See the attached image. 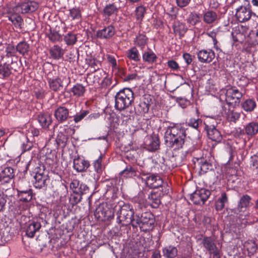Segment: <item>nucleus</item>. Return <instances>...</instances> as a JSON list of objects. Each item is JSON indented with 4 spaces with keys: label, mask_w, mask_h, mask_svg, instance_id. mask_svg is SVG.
Listing matches in <instances>:
<instances>
[{
    "label": "nucleus",
    "mask_w": 258,
    "mask_h": 258,
    "mask_svg": "<svg viewBox=\"0 0 258 258\" xmlns=\"http://www.w3.org/2000/svg\"><path fill=\"white\" fill-rule=\"evenodd\" d=\"M117 215V222L122 226L132 225L133 227H140L141 230L146 232L152 230L154 227L155 220L150 212H144L141 216L135 213L133 206L123 201L118 203L114 209Z\"/></svg>",
    "instance_id": "nucleus-1"
},
{
    "label": "nucleus",
    "mask_w": 258,
    "mask_h": 258,
    "mask_svg": "<svg viewBox=\"0 0 258 258\" xmlns=\"http://www.w3.org/2000/svg\"><path fill=\"white\" fill-rule=\"evenodd\" d=\"M186 137L185 130L181 124L169 126L165 133V142L167 146L175 149L182 147Z\"/></svg>",
    "instance_id": "nucleus-2"
},
{
    "label": "nucleus",
    "mask_w": 258,
    "mask_h": 258,
    "mask_svg": "<svg viewBox=\"0 0 258 258\" xmlns=\"http://www.w3.org/2000/svg\"><path fill=\"white\" fill-rule=\"evenodd\" d=\"M134 100V94L130 88H124L118 92L115 96V107L122 110L128 108Z\"/></svg>",
    "instance_id": "nucleus-3"
},
{
    "label": "nucleus",
    "mask_w": 258,
    "mask_h": 258,
    "mask_svg": "<svg viewBox=\"0 0 258 258\" xmlns=\"http://www.w3.org/2000/svg\"><path fill=\"white\" fill-rule=\"evenodd\" d=\"M29 218L25 216H21L20 225L22 229H24L25 234L28 237L32 238L34 236L35 233L41 228V224L38 222H31L27 223Z\"/></svg>",
    "instance_id": "nucleus-4"
},
{
    "label": "nucleus",
    "mask_w": 258,
    "mask_h": 258,
    "mask_svg": "<svg viewBox=\"0 0 258 258\" xmlns=\"http://www.w3.org/2000/svg\"><path fill=\"white\" fill-rule=\"evenodd\" d=\"M242 96V93L235 87L229 88L225 93L226 106L232 107L238 106Z\"/></svg>",
    "instance_id": "nucleus-5"
},
{
    "label": "nucleus",
    "mask_w": 258,
    "mask_h": 258,
    "mask_svg": "<svg viewBox=\"0 0 258 258\" xmlns=\"http://www.w3.org/2000/svg\"><path fill=\"white\" fill-rule=\"evenodd\" d=\"M211 191L204 188L197 189L190 196V200L196 205L203 204L208 200Z\"/></svg>",
    "instance_id": "nucleus-6"
},
{
    "label": "nucleus",
    "mask_w": 258,
    "mask_h": 258,
    "mask_svg": "<svg viewBox=\"0 0 258 258\" xmlns=\"http://www.w3.org/2000/svg\"><path fill=\"white\" fill-rule=\"evenodd\" d=\"M94 216L98 220L105 221L111 218L113 213L106 204L102 203L96 207Z\"/></svg>",
    "instance_id": "nucleus-7"
},
{
    "label": "nucleus",
    "mask_w": 258,
    "mask_h": 258,
    "mask_svg": "<svg viewBox=\"0 0 258 258\" xmlns=\"http://www.w3.org/2000/svg\"><path fill=\"white\" fill-rule=\"evenodd\" d=\"M202 244L210 254H213L216 257L220 256L219 249L215 242V240L211 236L204 237L202 239Z\"/></svg>",
    "instance_id": "nucleus-8"
},
{
    "label": "nucleus",
    "mask_w": 258,
    "mask_h": 258,
    "mask_svg": "<svg viewBox=\"0 0 258 258\" xmlns=\"http://www.w3.org/2000/svg\"><path fill=\"white\" fill-rule=\"evenodd\" d=\"M252 14L249 5L246 6H241L236 9L235 16L239 22L243 23L249 20Z\"/></svg>",
    "instance_id": "nucleus-9"
},
{
    "label": "nucleus",
    "mask_w": 258,
    "mask_h": 258,
    "mask_svg": "<svg viewBox=\"0 0 258 258\" xmlns=\"http://www.w3.org/2000/svg\"><path fill=\"white\" fill-rule=\"evenodd\" d=\"M65 78L64 77H50V73L47 75V80L49 88L54 91L57 92L61 90L63 87V82Z\"/></svg>",
    "instance_id": "nucleus-10"
},
{
    "label": "nucleus",
    "mask_w": 258,
    "mask_h": 258,
    "mask_svg": "<svg viewBox=\"0 0 258 258\" xmlns=\"http://www.w3.org/2000/svg\"><path fill=\"white\" fill-rule=\"evenodd\" d=\"M205 128L207 131L208 137L210 140L217 143L221 141L222 136L214 123L212 124H206Z\"/></svg>",
    "instance_id": "nucleus-11"
},
{
    "label": "nucleus",
    "mask_w": 258,
    "mask_h": 258,
    "mask_svg": "<svg viewBox=\"0 0 258 258\" xmlns=\"http://www.w3.org/2000/svg\"><path fill=\"white\" fill-rule=\"evenodd\" d=\"M22 183V181L19 182V189H17V197L19 201L28 202L32 198L31 190L28 186H27L25 189H22L20 185ZM27 185H28V182L26 181Z\"/></svg>",
    "instance_id": "nucleus-12"
},
{
    "label": "nucleus",
    "mask_w": 258,
    "mask_h": 258,
    "mask_svg": "<svg viewBox=\"0 0 258 258\" xmlns=\"http://www.w3.org/2000/svg\"><path fill=\"white\" fill-rule=\"evenodd\" d=\"M247 29L243 26L235 27L231 33V36L234 42L242 43L246 38V30Z\"/></svg>",
    "instance_id": "nucleus-13"
},
{
    "label": "nucleus",
    "mask_w": 258,
    "mask_h": 258,
    "mask_svg": "<svg viewBox=\"0 0 258 258\" xmlns=\"http://www.w3.org/2000/svg\"><path fill=\"white\" fill-rule=\"evenodd\" d=\"M115 33V29L114 27L110 25L98 30L96 32V36L98 38L107 40L112 38Z\"/></svg>",
    "instance_id": "nucleus-14"
},
{
    "label": "nucleus",
    "mask_w": 258,
    "mask_h": 258,
    "mask_svg": "<svg viewBox=\"0 0 258 258\" xmlns=\"http://www.w3.org/2000/svg\"><path fill=\"white\" fill-rule=\"evenodd\" d=\"M222 113L226 119L230 122H236L240 118V113L232 109L226 105L222 106Z\"/></svg>",
    "instance_id": "nucleus-15"
},
{
    "label": "nucleus",
    "mask_w": 258,
    "mask_h": 258,
    "mask_svg": "<svg viewBox=\"0 0 258 258\" xmlns=\"http://www.w3.org/2000/svg\"><path fill=\"white\" fill-rule=\"evenodd\" d=\"M15 60L13 59L8 60L7 62L0 63V78L5 79L8 77L12 73V71H16L12 66Z\"/></svg>",
    "instance_id": "nucleus-16"
},
{
    "label": "nucleus",
    "mask_w": 258,
    "mask_h": 258,
    "mask_svg": "<svg viewBox=\"0 0 258 258\" xmlns=\"http://www.w3.org/2000/svg\"><path fill=\"white\" fill-rule=\"evenodd\" d=\"M199 60L203 63H210L215 58V52L211 49H203L197 54Z\"/></svg>",
    "instance_id": "nucleus-17"
},
{
    "label": "nucleus",
    "mask_w": 258,
    "mask_h": 258,
    "mask_svg": "<svg viewBox=\"0 0 258 258\" xmlns=\"http://www.w3.org/2000/svg\"><path fill=\"white\" fill-rule=\"evenodd\" d=\"M146 184L152 188H157L163 184L162 178L157 174H150L146 178Z\"/></svg>",
    "instance_id": "nucleus-18"
},
{
    "label": "nucleus",
    "mask_w": 258,
    "mask_h": 258,
    "mask_svg": "<svg viewBox=\"0 0 258 258\" xmlns=\"http://www.w3.org/2000/svg\"><path fill=\"white\" fill-rule=\"evenodd\" d=\"M6 196L8 198L9 212L10 215L13 218L16 217V199L14 195L11 194L10 189L6 190Z\"/></svg>",
    "instance_id": "nucleus-19"
},
{
    "label": "nucleus",
    "mask_w": 258,
    "mask_h": 258,
    "mask_svg": "<svg viewBox=\"0 0 258 258\" xmlns=\"http://www.w3.org/2000/svg\"><path fill=\"white\" fill-rule=\"evenodd\" d=\"M104 157V155L103 154H100L99 157L93 163V165L96 173L94 174L92 176L96 181L99 180L100 175L102 172V161Z\"/></svg>",
    "instance_id": "nucleus-20"
},
{
    "label": "nucleus",
    "mask_w": 258,
    "mask_h": 258,
    "mask_svg": "<svg viewBox=\"0 0 258 258\" xmlns=\"http://www.w3.org/2000/svg\"><path fill=\"white\" fill-rule=\"evenodd\" d=\"M251 200V197L247 195H244L241 196L240 198L236 208L237 213L240 214V213L241 212H244L246 208L249 206Z\"/></svg>",
    "instance_id": "nucleus-21"
},
{
    "label": "nucleus",
    "mask_w": 258,
    "mask_h": 258,
    "mask_svg": "<svg viewBox=\"0 0 258 258\" xmlns=\"http://www.w3.org/2000/svg\"><path fill=\"white\" fill-rule=\"evenodd\" d=\"M20 8L23 14L32 13L38 8V4L33 1H29L22 3L20 6H17V9Z\"/></svg>",
    "instance_id": "nucleus-22"
},
{
    "label": "nucleus",
    "mask_w": 258,
    "mask_h": 258,
    "mask_svg": "<svg viewBox=\"0 0 258 258\" xmlns=\"http://www.w3.org/2000/svg\"><path fill=\"white\" fill-rule=\"evenodd\" d=\"M69 116V111L64 106H59L54 112V116L56 120L60 122L66 120Z\"/></svg>",
    "instance_id": "nucleus-23"
},
{
    "label": "nucleus",
    "mask_w": 258,
    "mask_h": 258,
    "mask_svg": "<svg viewBox=\"0 0 258 258\" xmlns=\"http://www.w3.org/2000/svg\"><path fill=\"white\" fill-rule=\"evenodd\" d=\"M244 131L249 137L254 136L258 133V122L251 121L246 124L244 126Z\"/></svg>",
    "instance_id": "nucleus-24"
},
{
    "label": "nucleus",
    "mask_w": 258,
    "mask_h": 258,
    "mask_svg": "<svg viewBox=\"0 0 258 258\" xmlns=\"http://www.w3.org/2000/svg\"><path fill=\"white\" fill-rule=\"evenodd\" d=\"M89 165V162L84 159L77 158L74 160L73 167L78 172H83L86 170Z\"/></svg>",
    "instance_id": "nucleus-25"
},
{
    "label": "nucleus",
    "mask_w": 258,
    "mask_h": 258,
    "mask_svg": "<svg viewBox=\"0 0 258 258\" xmlns=\"http://www.w3.org/2000/svg\"><path fill=\"white\" fill-rule=\"evenodd\" d=\"M38 121L43 128H47L52 123V117L48 113H41L38 116Z\"/></svg>",
    "instance_id": "nucleus-26"
},
{
    "label": "nucleus",
    "mask_w": 258,
    "mask_h": 258,
    "mask_svg": "<svg viewBox=\"0 0 258 258\" xmlns=\"http://www.w3.org/2000/svg\"><path fill=\"white\" fill-rule=\"evenodd\" d=\"M34 186L37 188H41L46 184L47 180L46 176L42 173L36 172L34 176Z\"/></svg>",
    "instance_id": "nucleus-27"
},
{
    "label": "nucleus",
    "mask_w": 258,
    "mask_h": 258,
    "mask_svg": "<svg viewBox=\"0 0 258 258\" xmlns=\"http://www.w3.org/2000/svg\"><path fill=\"white\" fill-rule=\"evenodd\" d=\"M14 169L10 167L5 168L0 174V180L3 182H8L14 177Z\"/></svg>",
    "instance_id": "nucleus-28"
},
{
    "label": "nucleus",
    "mask_w": 258,
    "mask_h": 258,
    "mask_svg": "<svg viewBox=\"0 0 258 258\" xmlns=\"http://www.w3.org/2000/svg\"><path fill=\"white\" fill-rule=\"evenodd\" d=\"M177 249L173 245H167L162 250L163 255L166 258H175L177 255Z\"/></svg>",
    "instance_id": "nucleus-29"
},
{
    "label": "nucleus",
    "mask_w": 258,
    "mask_h": 258,
    "mask_svg": "<svg viewBox=\"0 0 258 258\" xmlns=\"http://www.w3.org/2000/svg\"><path fill=\"white\" fill-rule=\"evenodd\" d=\"M218 18L217 13L211 10H209L204 13L203 21L208 24H210L216 22Z\"/></svg>",
    "instance_id": "nucleus-30"
},
{
    "label": "nucleus",
    "mask_w": 258,
    "mask_h": 258,
    "mask_svg": "<svg viewBox=\"0 0 258 258\" xmlns=\"http://www.w3.org/2000/svg\"><path fill=\"white\" fill-rule=\"evenodd\" d=\"M119 7H118L116 3L107 5L103 9V15L108 17L113 15H116Z\"/></svg>",
    "instance_id": "nucleus-31"
},
{
    "label": "nucleus",
    "mask_w": 258,
    "mask_h": 258,
    "mask_svg": "<svg viewBox=\"0 0 258 258\" xmlns=\"http://www.w3.org/2000/svg\"><path fill=\"white\" fill-rule=\"evenodd\" d=\"M148 201L153 208H158L161 203L159 194L156 192H151L148 195Z\"/></svg>",
    "instance_id": "nucleus-32"
},
{
    "label": "nucleus",
    "mask_w": 258,
    "mask_h": 258,
    "mask_svg": "<svg viewBox=\"0 0 258 258\" xmlns=\"http://www.w3.org/2000/svg\"><path fill=\"white\" fill-rule=\"evenodd\" d=\"M213 161L211 159L208 160L205 159H201L199 164L201 171L206 173L208 170H212L213 169Z\"/></svg>",
    "instance_id": "nucleus-33"
},
{
    "label": "nucleus",
    "mask_w": 258,
    "mask_h": 258,
    "mask_svg": "<svg viewBox=\"0 0 258 258\" xmlns=\"http://www.w3.org/2000/svg\"><path fill=\"white\" fill-rule=\"evenodd\" d=\"M173 29L175 34L183 36L187 31V28L184 24L179 21L174 22L173 25Z\"/></svg>",
    "instance_id": "nucleus-34"
},
{
    "label": "nucleus",
    "mask_w": 258,
    "mask_h": 258,
    "mask_svg": "<svg viewBox=\"0 0 258 258\" xmlns=\"http://www.w3.org/2000/svg\"><path fill=\"white\" fill-rule=\"evenodd\" d=\"M50 54L53 58L58 59L63 56L64 51L61 47L57 45H55L50 48Z\"/></svg>",
    "instance_id": "nucleus-35"
},
{
    "label": "nucleus",
    "mask_w": 258,
    "mask_h": 258,
    "mask_svg": "<svg viewBox=\"0 0 258 258\" xmlns=\"http://www.w3.org/2000/svg\"><path fill=\"white\" fill-rule=\"evenodd\" d=\"M228 202V198L225 192L221 194V197H219L215 203V208L217 211L222 210L225 207L226 203Z\"/></svg>",
    "instance_id": "nucleus-36"
},
{
    "label": "nucleus",
    "mask_w": 258,
    "mask_h": 258,
    "mask_svg": "<svg viewBox=\"0 0 258 258\" xmlns=\"http://www.w3.org/2000/svg\"><path fill=\"white\" fill-rule=\"evenodd\" d=\"M127 57L131 60L138 62L140 60V54L138 49L134 47L128 49L126 53Z\"/></svg>",
    "instance_id": "nucleus-37"
},
{
    "label": "nucleus",
    "mask_w": 258,
    "mask_h": 258,
    "mask_svg": "<svg viewBox=\"0 0 258 258\" xmlns=\"http://www.w3.org/2000/svg\"><path fill=\"white\" fill-rule=\"evenodd\" d=\"M86 89L82 84H77L71 89V92L74 96L79 97L84 95Z\"/></svg>",
    "instance_id": "nucleus-38"
},
{
    "label": "nucleus",
    "mask_w": 258,
    "mask_h": 258,
    "mask_svg": "<svg viewBox=\"0 0 258 258\" xmlns=\"http://www.w3.org/2000/svg\"><path fill=\"white\" fill-rule=\"evenodd\" d=\"M242 108L243 110L247 112H251L256 107V103L252 99H248L245 100L242 103Z\"/></svg>",
    "instance_id": "nucleus-39"
},
{
    "label": "nucleus",
    "mask_w": 258,
    "mask_h": 258,
    "mask_svg": "<svg viewBox=\"0 0 258 258\" xmlns=\"http://www.w3.org/2000/svg\"><path fill=\"white\" fill-rule=\"evenodd\" d=\"M121 173L126 178H131L137 175V171L134 167L128 166Z\"/></svg>",
    "instance_id": "nucleus-40"
},
{
    "label": "nucleus",
    "mask_w": 258,
    "mask_h": 258,
    "mask_svg": "<svg viewBox=\"0 0 258 258\" xmlns=\"http://www.w3.org/2000/svg\"><path fill=\"white\" fill-rule=\"evenodd\" d=\"M6 51L7 53L6 56L8 58H11L9 60L13 59L15 62V60L16 59V48L13 45L9 44L6 48Z\"/></svg>",
    "instance_id": "nucleus-41"
},
{
    "label": "nucleus",
    "mask_w": 258,
    "mask_h": 258,
    "mask_svg": "<svg viewBox=\"0 0 258 258\" xmlns=\"http://www.w3.org/2000/svg\"><path fill=\"white\" fill-rule=\"evenodd\" d=\"M147 40L148 39L145 35L140 34L136 37L135 43L137 46L143 48L147 44Z\"/></svg>",
    "instance_id": "nucleus-42"
},
{
    "label": "nucleus",
    "mask_w": 258,
    "mask_h": 258,
    "mask_svg": "<svg viewBox=\"0 0 258 258\" xmlns=\"http://www.w3.org/2000/svg\"><path fill=\"white\" fill-rule=\"evenodd\" d=\"M121 111H122V112L121 113V118L123 120V121L127 122L131 119L134 113L133 109L130 108L129 107L128 108H125Z\"/></svg>",
    "instance_id": "nucleus-43"
},
{
    "label": "nucleus",
    "mask_w": 258,
    "mask_h": 258,
    "mask_svg": "<svg viewBox=\"0 0 258 258\" xmlns=\"http://www.w3.org/2000/svg\"><path fill=\"white\" fill-rule=\"evenodd\" d=\"M76 35L72 32H69L64 36V41L68 45H73L77 42Z\"/></svg>",
    "instance_id": "nucleus-44"
},
{
    "label": "nucleus",
    "mask_w": 258,
    "mask_h": 258,
    "mask_svg": "<svg viewBox=\"0 0 258 258\" xmlns=\"http://www.w3.org/2000/svg\"><path fill=\"white\" fill-rule=\"evenodd\" d=\"M69 11V16L72 18L73 20H80L81 19V10L79 8H73L70 9Z\"/></svg>",
    "instance_id": "nucleus-45"
},
{
    "label": "nucleus",
    "mask_w": 258,
    "mask_h": 258,
    "mask_svg": "<svg viewBox=\"0 0 258 258\" xmlns=\"http://www.w3.org/2000/svg\"><path fill=\"white\" fill-rule=\"evenodd\" d=\"M7 17L15 26L16 24V8H10L8 10Z\"/></svg>",
    "instance_id": "nucleus-46"
},
{
    "label": "nucleus",
    "mask_w": 258,
    "mask_h": 258,
    "mask_svg": "<svg viewBox=\"0 0 258 258\" xmlns=\"http://www.w3.org/2000/svg\"><path fill=\"white\" fill-rule=\"evenodd\" d=\"M143 59L145 61L153 63L156 61L157 56L153 52H146L143 54Z\"/></svg>",
    "instance_id": "nucleus-47"
},
{
    "label": "nucleus",
    "mask_w": 258,
    "mask_h": 258,
    "mask_svg": "<svg viewBox=\"0 0 258 258\" xmlns=\"http://www.w3.org/2000/svg\"><path fill=\"white\" fill-rule=\"evenodd\" d=\"M146 11L145 8L143 6H140L136 9V19L138 21H141L144 17Z\"/></svg>",
    "instance_id": "nucleus-48"
},
{
    "label": "nucleus",
    "mask_w": 258,
    "mask_h": 258,
    "mask_svg": "<svg viewBox=\"0 0 258 258\" xmlns=\"http://www.w3.org/2000/svg\"><path fill=\"white\" fill-rule=\"evenodd\" d=\"M148 146H149V150L155 151L159 147V141L157 138H152L149 140Z\"/></svg>",
    "instance_id": "nucleus-49"
},
{
    "label": "nucleus",
    "mask_w": 258,
    "mask_h": 258,
    "mask_svg": "<svg viewBox=\"0 0 258 258\" xmlns=\"http://www.w3.org/2000/svg\"><path fill=\"white\" fill-rule=\"evenodd\" d=\"M29 45L25 41L20 42L17 44V51L22 54L27 53Z\"/></svg>",
    "instance_id": "nucleus-50"
},
{
    "label": "nucleus",
    "mask_w": 258,
    "mask_h": 258,
    "mask_svg": "<svg viewBox=\"0 0 258 258\" xmlns=\"http://www.w3.org/2000/svg\"><path fill=\"white\" fill-rule=\"evenodd\" d=\"M186 21L191 25H195L199 22V18L197 14L191 13L187 17Z\"/></svg>",
    "instance_id": "nucleus-51"
},
{
    "label": "nucleus",
    "mask_w": 258,
    "mask_h": 258,
    "mask_svg": "<svg viewBox=\"0 0 258 258\" xmlns=\"http://www.w3.org/2000/svg\"><path fill=\"white\" fill-rule=\"evenodd\" d=\"M88 114L89 111L88 110H82L79 113H77L74 116V120L76 123H78L81 121Z\"/></svg>",
    "instance_id": "nucleus-52"
},
{
    "label": "nucleus",
    "mask_w": 258,
    "mask_h": 258,
    "mask_svg": "<svg viewBox=\"0 0 258 258\" xmlns=\"http://www.w3.org/2000/svg\"><path fill=\"white\" fill-rule=\"evenodd\" d=\"M187 123L189 126L197 129L199 126L202 124V120L199 118H191L189 119Z\"/></svg>",
    "instance_id": "nucleus-53"
},
{
    "label": "nucleus",
    "mask_w": 258,
    "mask_h": 258,
    "mask_svg": "<svg viewBox=\"0 0 258 258\" xmlns=\"http://www.w3.org/2000/svg\"><path fill=\"white\" fill-rule=\"evenodd\" d=\"M137 109L140 114L145 113L148 111L149 105L145 102H141L138 105Z\"/></svg>",
    "instance_id": "nucleus-54"
},
{
    "label": "nucleus",
    "mask_w": 258,
    "mask_h": 258,
    "mask_svg": "<svg viewBox=\"0 0 258 258\" xmlns=\"http://www.w3.org/2000/svg\"><path fill=\"white\" fill-rule=\"evenodd\" d=\"M19 165L17 164V167H19L18 170L19 172L23 174H25L27 173L28 168V162H21L18 163Z\"/></svg>",
    "instance_id": "nucleus-55"
},
{
    "label": "nucleus",
    "mask_w": 258,
    "mask_h": 258,
    "mask_svg": "<svg viewBox=\"0 0 258 258\" xmlns=\"http://www.w3.org/2000/svg\"><path fill=\"white\" fill-rule=\"evenodd\" d=\"M89 191V187L85 183L81 182L79 187V191H77V194L82 196L84 194L88 193Z\"/></svg>",
    "instance_id": "nucleus-56"
},
{
    "label": "nucleus",
    "mask_w": 258,
    "mask_h": 258,
    "mask_svg": "<svg viewBox=\"0 0 258 258\" xmlns=\"http://www.w3.org/2000/svg\"><path fill=\"white\" fill-rule=\"evenodd\" d=\"M81 182L78 180L74 179L70 183V188L73 190L74 194H77V191H79V187Z\"/></svg>",
    "instance_id": "nucleus-57"
},
{
    "label": "nucleus",
    "mask_w": 258,
    "mask_h": 258,
    "mask_svg": "<svg viewBox=\"0 0 258 258\" xmlns=\"http://www.w3.org/2000/svg\"><path fill=\"white\" fill-rule=\"evenodd\" d=\"M89 64L91 68L93 69V71L98 70L101 66L100 62L94 58L89 60Z\"/></svg>",
    "instance_id": "nucleus-58"
},
{
    "label": "nucleus",
    "mask_w": 258,
    "mask_h": 258,
    "mask_svg": "<svg viewBox=\"0 0 258 258\" xmlns=\"http://www.w3.org/2000/svg\"><path fill=\"white\" fill-rule=\"evenodd\" d=\"M81 200L82 196L77 194H74L73 195H71L70 200L71 204L74 205L79 203L81 201Z\"/></svg>",
    "instance_id": "nucleus-59"
},
{
    "label": "nucleus",
    "mask_w": 258,
    "mask_h": 258,
    "mask_svg": "<svg viewBox=\"0 0 258 258\" xmlns=\"http://www.w3.org/2000/svg\"><path fill=\"white\" fill-rule=\"evenodd\" d=\"M178 157H172V158H171L170 160H167L166 161V164L169 166V169L170 168H174L175 167H176L178 166H179L180 165V162H175V163L170 164V162H173L174 161H176V160L177 159H178Z\"/></svg>",
    "instance_id": "nucleus-60"
},
{
    "label": "nucleus",
    "mask_w": 258,
    "mask_h": 258,
    "mask_svg": "<svg viewBox=\"0 0 258 258\" xmlns=\"http://www.w3.org/2000/svg\"><path fill=\"white\" fill-rule=\"evenodd\" d=\"M250 166L253 168H258V152L251 157Z\"/></svg>",
    "instance_id": "nucleus-61"
},
{
    "label": "nucleus",
    "mask_w": 258,
    "mask_h": 258,
    "mask_svg": "<svg viewBox=\"0 0 258 258\" xmlns=\"http://www.w3.org/2000/svg\"><path fill=\"white\" fill-rule=\"evenodd\" d=\"M107 60L110 62V63L111 64L112 68L113 70H117L118 67L117 65V62L116 59L115 57L111 55H108L107 56Z\"/></svg>",
    "instance_id": "nucleus-62"
},
{
    "label": "nucleus",
    "mask_w": 258,
    "mask_h": 258,
    "mask_svg": "<svg viewBox=\"0 0 258 258\" xmlns=\"http://www.w3.org/2000/svg\"><path fill=\"white\" fill-rule=\"evenodd\" d=\"M49 40L52 42H56L59 41L60 36L56 32H51L48 36Z\"/></svg>",
    "instance_id": "nucleus-63"
},
{
    "label": "nucleus",
    "mask_w": 258,
    "mask_h": 258,
    "mask_svg": "<svg viewBox=\"0 0 258 258\" xmlns=\"http://www.w3.org/2000/svg\"><path fill=\"white\" fill-rule=\"evenodd\" d=\"M167 66L171 69L176 71L179 69V65L177 62L173 60H168L167 62Z\"/></svg>",
    "instance_id": "nucleus-64"
}]
</instances>
